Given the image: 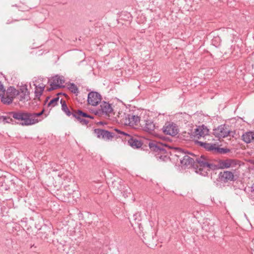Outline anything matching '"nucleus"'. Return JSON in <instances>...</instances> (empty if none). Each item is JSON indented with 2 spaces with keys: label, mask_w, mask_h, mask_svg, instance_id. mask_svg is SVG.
<instances>
[{
  "label": "nucleus",
  "mask_w": 254,
  "mask_h": 254,
  "mask_svg": "<svg viewBox=\"0 0 254 254\" xmlns=\"http://www.w3.org/2000/svg\"><path fill=\"white\" fill-rule=\"evenodd\" d=\"M44 110L38 113H33L27 112L18 111L11 112L10 115L15 120L18 121L22 126H29L39 122L41 120L38 118L44 113Z\"/></svg>",
  "instance_id": "f257e3e1"
},
{
  "label": "nucleus",
  "mask_w": 254,
  "mask_h": 254,
  "mask_svg": "<svg viewBox=\"0 0 254 254\" xmlns=\"http://www.w3.org/2000/svg\"><path fill=\"white\" fill-rule=\"evenodd\" d=\"M62 110L68 117L72 116L77 122L83 126H87L90 122V120L94 119V116H91L81 110H74L71 109L70 111L67 105L62 107Z\"/></svg>",
  "instance_id": "f03ea898"
},
{
  "label": "nucleus",
  "mask_w": 254,
  "mask_h": 254,
  "mask_svg": "<svg viewBox=\"0 0 254 254\" xmlns=\"http://www.w3.org/2000/svg\"><path fill=\"white\" fill-rule=\"evenodd\" d=\"M195 157V165L197 168L199 167V171L200 172L203 169L207 168V170H215V164L212 163L209 159L204 155H201L199 157Z\"/></svg>",
  "instance_id": "7ed1b4c3"
},
{
  "label": "nucleus",
  "mask_w": 254,
  "mask_h": 254,
  "mask_svg": "<svg viewBox=\"0 0 254 254\" xmlns=\"http://www.w3.org/2000/svg\"><path fill=\"white\" fill-rule=\"evenodd\" d=\"M115 131L120 134L119 135V137H121L125 141H127L128 144L132 148H138L142 146L141 142L137 139L135 137H134L125 132L120 131L118 129H115Z\"/></svg>",
  "instance_id": "20e7f679"
},
{
  "label": "nucleus",
  "mask_w": 254,
  "mask_h": 254,
  "mask_svg": "<svg viewBox=\"0 0 254 254\" xmlns=\"http://www.w3.org/2000/svg\"><path fill=\"white\" fill-rule=\"evenodd\" d=\"M20 93V91L13 87H9L3 94L1 101L4 104L9 105L13 102L14 98Z\"/></svg>",
  "instance_id": "39448f33"
},
{
  "label": "nucleus",
  "mask_w": 254,
  "mask_h": 254,
  "mask_svg": "<svg viewBox=\"0 0 254 254\" xmlns=\"http://www.w3.org/2000/svg\"><path fill=\"white\" fill-rule=\"evenodd\" d=\"M240 166V161L236 159H227L225 160H219L218 164L215 165L216 167V170L217 169H224L229 168L235 167L236 166Z\"/></svg>",
  "instance_id": "423d86ee"
},
{
  "label": "nucleus",
  "mask_w": 254,
  "mask_h": 254,
  "mask_svg": "<svg viewBox=\"0 0 254 254\" xmlns=\"http://www.w3.org/2000/svg\"><path fill=\"white\" fill-rule=\"evenodd\" d=\"M94 133L96 134L97 137L99 138H102L105 140H112L117 135H120L118 132L115 130V132H110L108 130L97 128L94 130Z\"/></svg>",
  "instance_id": "0eeeda50"
},
{
  "label": "nucleus",
  "mask_w": 254,
  "mask_h": 254,
  "mask_svg": "<svg viewBox=\"0 0 254 254\" xmlns=\"http://www.w3.org/2000/svg\"><path fill=\"white\" fill-rule=\"evenodd\" d=\"M218 180L219 182L226 184L236 180L234 173L230 171H223L220 172L218 176Z\"/></svg>",
  "instance_id": "6e6552de"
},
{
  "label": "nucleus",
  "mask_w": 254,
  "mask_h": 254,
  "mask_svg": "<svg viewBox=\"0 0 254 254\" xmlns=\"http://www.w3.org/2000/svg\"><path fill=\"white\" fill-rule=\"evenodd\" d=\"M163 132L167 135L175 136L178 133V127L173 122H167L162 128Z\"/></svg>",
  "instance_id": "1a4fd4ad"
},
{
  "label": "nucleus",
  "mask_w": 254,
  "mask_h": 254,
  "mask_svg": "<svg viewBox=\"0 0 254 254\" xmlns=\"http://www.w3.org/2000/svg\"><path fill=\"white\" fill-rule=\"evenodd\" d=\"M176 151L178 154H176L178 157H181V154L184 155V156L180 159V162L182 165L188 166L189 165H195V158H192L182 151L181 148H177L176 149Z\"/></svg>",
  "instance_id": "9d476101"
},
{
  "label": "nucleus",
  "mask_w": 254,
  "mask_h": 254,
  "mask_svg": "<svg viewBox=\"0 0 254 254\" xmlns=\"http://www.w3.org/2000/svg\"><path fill=\"white\" fill-rule=\"evenodd\" d=\"M209 132V130L207 127L202 125L197 126L194 129V131H192L191 135L194 137L199 139L200 137H204L205 136L208 135Z\"/></svg>",
  "instance_id": "9b49d317"
},
{
  "label": "nucleus",
  "mask_w": 254,
  "mask_h": 254,
  "mask_svg": "<svg viewBox=\"0 0 254 254\" xmlns=\"http://www.w3.org/2000/svg\"><path fill=\"white\" fill-rule=\"evenodd\" d=\"M230 130L225 125H222L213 130L214 135L218 138H224L230 135Z\"/></svg>",
  "instance_id": "f8f14e48"
},
{
  "label": "nucleus",
  "mask_w": 254,
  "mask_h": 254,
  "mask_svg": "<svg viewBox=\"0 0 254 254\" xmlns=\"http://www.w3.org/2000/svg\"><path fill=\"white\" fill-rule=\"evenodd\" d=\"M64 83V80L63 76L56 75L52 78L50 83V87L48 89V91H51L60 88Z\"/></svg>",
  "instance_id": "ddd939ff"
},
{
  "label": "nucleus",
  "mask_w": 254,
  "mask_h": 254,
  "mask_svg": "<svg viewBox=\"0 0 254 254\" xmlns=\"http://www.w3.org/2000/svg\"><path fill=\"white\" fill-rule=\"evenodd\" d=\"M101 95L96 92H90L88 95L87 101L89 104L96 106L101 101Z\"/></svg>",
  "instance_id": "4468645a"
},
{
  "label": "nucleus",
  "mask_w": 254,
  "mask_h": 254,
  "mask_svg": "<svg viewBox=\"0 0 254 254\" xmlns=\"http://www.w3.org/2000/svg\"><path fill=\"white\" fill-rule=\"evenodd\" d=\"M149 147L153 151L165 153L166 151L165 148L167 145L160 142L152 141L149 142Z\"/></svg>",
  "instance_id": "2eb2a0df"
},
{
  "label": "nucleus",
  "mask_w": 254,
  "mask_h": 254,
  "mask_svg": "<svg viewBox=\"0 0 254 254\" xmlns=\"http://www.w3.org/2000/svg\"><path fill=\"white\" fill-rule=\"evenodd\" d=\"M140 125L143 130L150 133H153L155 129L157 127L151 120L142 121Z\"/></svg>",
  "instance_id": "dca6fc26"
},
{
  "label": "nucleus",
  "mask_w": 254,
  "mask_h": 254,
  "mask_svg": "<svg viewBox=\"0 0 254 254\" xmlns=\"http://www.w3.org/2000/svg\"><path fill=\"white\" fill-rule=\"evenodd\" d=\"M126 120V124H128L129 126L133 127L137 126L140 122L139 117L133 115H128Z\"/></svg>",
  "instance_id": "f3484780"
},
{
  "label": "nucleus",
  "mask_w": 254,
  "mask_h": 254,
  "mask_svg": "<svg viewBox=\"0 0 254 254\" xmlns=\"http://www.w3.org/2000/svg\"><path fill=\"white\" fill-rule=\"evenodd\" d=\"M195 144L205 149L206 150L211 151L213 153L215 152L216 147L215 144L208 143L206 142H203L198 140L194 141Z\"/></svg>",
  "instance_id": "a211bd4d"
},
{
  "label": "nucleus",
  "mask_w": 254,
  "mask_h": 254,
  "mask_svg": "<svg viewBox=\"0 0 254 254\" xmlns=\"http://www.w3.org/2000/svg\"><path fill=\"white\" fill-rule=\"evenodd\" d=\"M19 100L20 101H28L30 99V92L28 91L26 86H22L20 88Z\"/></svg>",
  "instance_id": "6ab92c4d"
},
{
  "label": "nucleus",
  "mask_w": 254,
  "mask_h": 254,
  "mask_svg": "<svg viewBox=\"0 0 254 254\" xmlns=\"http://www.w3.org/2000/svg\"><path fill=\"white\" fill-rule=\"evenodd\" d=\"M242 140L247 143L254 142V131L245 132L242 136Z\"/></svg>",
  "instance_id": "aec40b11"
},
{
  "label": "nucleus",
  "mask_w": 254,
  "mask_h": 254,
  "mask_svg": "<svg viewBox=\"0 0 254 254\" xmlns=\"http://www.w3.org/2000/svg\"><path fill=\"white\" fill-rule=\"evenodd\" d=\"M34 85L35 86V99H38L40 100V96L42 94L44 89L45 85L43 84H42L41 85H37L36 84H34Z\"/></svg>",
  "instance_id": "412c9836"
},
{
  "label": "nucleus",
  "mask_w": 254,
  "mask_h": 254,
  "mask_svg": "<svg viewBox=\"0 0 254 254\" xmlns=\"http://www.w3.org/2000/svg\"><path fill=\"white\" fill-rule=\"evenodd\" d=\"M100 107L102 112L105 114H109L113 111L111 105L104 101L101 103Z\"/></svg>",
  "instance_id": "4be33fe9"
},
{
  "label": "nucleus",
  "mask_w": 254,
  "mask_h": 254,
  "mask_svg": "<svg viewBox=\"0 0 254 254\" xmlns=\"http://www.w3.org/2000/svg\"><path fill=\"white\" fill-rule=\"evenodd\" d=\"M76 188V184L73 182L64 186V190L68 194H72L75 191L74 189Z\"/></svg>",
  "instance_id": "5701e85b"
},
{
  "label": "nucleus",
  "mask_w": 254,
  "mask_h": 254,
  "mask_svg": "<svg viewBox=\"0 0 254 254\" xmlns=\"http://www.w3.org/2000/svg\"><path fill=\"white\" fill-rule=\"evenodd\" d=\"M120 183L121 182H118L117 181L113 182V188L115 190H119L120 191H121L125 189L124 186L121 184Z\"/></svg>",
  "instance_id": "b1692460"
},
{
  "label": "nucleus",
  "mask_w": 254,
  "mask_h": 254,
  "mask_svg": "<svg viewBox=\"0 0 254 254\" xmlns=\"http://www.w3.org/2000/svg\"><path fill=\"white\" fill-rule=\"evenodd\" d=\"M68 89L73 93L75 94L76 95L78 93V89L77 86L74 83H69L68 85Z\"/></svg>",
  "instance_id": "393cba45"
},
{
  "label": "nucleus",
  "mask_w": 254,
  "mask_h": 254,
  "mask_svg": "<svg viewBox=\"0 0 254 254\" xmlns=\"http://www.w3.org/2000/svg\"><path fill=\"white\" fill-rule=\"evenodd\" d=\"M230 151V149L228 148H220L216 146L214 153L220 154H225Z\"/></svg>",
  "instance_id": "a878e982"
},
{
  "label": "nucleus",
  "mask_w": 254,
  "mask_h": 254,
  "mask_svg": "<svg viewBox=\"0 0 254 254\" xmlns=\"http://www.w3.org/2000/svg\"><path fill=\"white\" fill-rule=\"evenodd\" d=\"M59 100V97H57L52 99L48 104V106L55 107L58 104V102Z\"/></svg>",
  "instance_id": "bb28decb"
},
{
  "label": "nucleus",
  "mask_w": 254,
  "mask_h": 254,
  "mask_svg": "<svg viewBox=\"0 0 254 254\" xmlns=\"http://www.w3.org/2000/svg\"><path fill=\"white\" fill-rule=\"evenodd\" d=\"M124 190H125L123 191V196L125 198H126L128 196V195H130L131 194V190L129 188H127Z\"/></svg>",
  "instance_id": "cd10ccee"
},
{
  "label": "nucleus",
  "mask_w": 254,
  "mask_h": 254,
  "mask_svg": "<svg viewBox=\"0 0 254 254\" xmlns=\"http://www.w3.org/2000/svg\"><path fill=\"white\" fill-rule=\"evenodd\" d=\"M5 90L2 83L0 81V97H2L3 94H4Z\"/></svg>",
  "instance_id": "c85d7f7f"
},
{
  "label": "nucleus",
  "mask_w": 254,
  "mask_h": 254,
  "mask_svg": "<svg viewBox=\"0 0 254 254\" xmlns=\"http://www.w3.org/2000/svg\"><path fill=\"white\" fill-rule=\"evenodd\" d=\"M3 121L5 123H10L13 121L12 119L10 117H2Z\"/></svg>",
  "instance_id": "c756f323"
},
{
  "label": "nucleus",
  "mask_w": 254,
  "mask_h": 254,
  "mask_svg": "<svg viewBox=\"0 0 254 254\" xmlns=\"http://www.w3.org/2000/svg\"><path fill=\"white\" fill-rule=\"evenodd\" d=\"M61 103L62 104V107L64 106H66V102L65 100H64L63 99H61Z\"/></svg>",
  "instance_id": "7c9ffc66"
},
{
  "label": "nucleus",
  "mask_w": 254,
  "mask_h": 254,
  "mask_svg": "<svg viewBox=\"0 0 254 254\" xmlns=\"http://www.w3.org/2000/svg\"><path fill=\"white\" fill-rule=\"evenodd\" d=\"M251 192L254 193V184H253L251 187Z\"/></svg>",
  "instance_id": "2f4dec72"
},
{
  "label": "nucleus",
  "mask_w": 254,
  "mask_h": 254,
  "mask_svg": "<svg viewBox=\"0 0 254 254\" xmlns=\"http://www.w3.org/2000/svg\"><path fill=\"white\" fill-rule=\"evenodd\" d=\"M49 98H50V97H47V98H46V100H45V102H47L48 101V99H49Z\"/></svg>",
  "instance_id": "473e14b6"
},
{
  "label": "nucleus",
  "mask_w": 254,
  "mask_h": 254,
  "mask_svg": "<svg viewBox=\"0 0 254 254\" xmlns=\"http://www.w3.org/2000/svg\"><path fill=\"white\" fill-rule=\"evenodd\" d=\"M62 175H63V174H61V175L59 174L58 176L60 177H61Z\"/></svg>",
  "instance_id": "72a5a7b5"
},
{
  "label": "nucleus",
  "mask_w": 254,
  "mask_h": 254,
  "mask_svg": "<svg viewBox=\"0 0 254 254\" xmlns=\"http://www.w3.org/2000/svg\"><path fill=\"white\" fill-rule=\"evenodd\" d=\"M99 124H103V123L102 122H100L99 123Z\"/></svg>",
  "instance_id": "f704fd0d"
}]
</instances>
